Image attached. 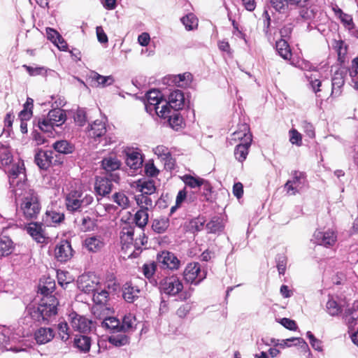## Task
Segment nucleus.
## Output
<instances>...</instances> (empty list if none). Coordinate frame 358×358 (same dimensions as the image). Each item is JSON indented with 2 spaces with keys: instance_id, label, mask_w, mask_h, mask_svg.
<instances>
[{
  "instance_id": "obj_16",
  "label": "nucleus",
  "mask_w": 358,
  "mask_h": 358,
  "mask_svg": "<svg viewBox=\"0 0 358 358\" xmlns=\"http://www.w3.org/2000/svg\"><path fill=\"white\" fill-rule=\"evenodd\" d=\"M100 164L101 168L104 170L107 176L117 173L116 171L120 170L122 166L121 161L114 154L104 157Z\"/></svg>"
},
{
  "instance_id": "obj_20",
  "label": "nucleus",
  "mask_w": 358,
  "mask_h": 358,
  "mask_svg": "<svg viewBox=\"0 0 358 358\" xmlns=\"http://www.w3.org/2000/svg\"><path fill=\"white\" fill-rule=\"evenodd\" d=\"M109 300V294L105 290L102 289L100 292L96 290L93 293V301L96 304V306L94 308V313L96 314V311L101 310H109L108 307V301Z\"/></svg>"
},
{
  "instance_id": "obj_11",
  "label": "nucleus",
  "mask_w": 358,
  "mask_h": 358,
  "mask_svg": "<svg viewBox=\"0 0 358 358\" xmlns=\"http://www.w3.org/2000/svg\"><path fill=\"white\" fill-rule=\"evenodd\" d=\"M57 310L42 302L37 307H33L30 309L31 318L40 322H48L49 318L57 315Z\"/></svg>"
},
{
  "instance_id": "obj_27",
  "label": "nucleus",
  "mask_w": 358,
  "mask_h": 358,
  "mask_svg": "<svg viewBox=\"0 0 358 358\" xmlns=\"http://www.w3.org/2000/svg\"><path fill=\"white\" fill-rule=\"evenodd\" d=\"M247 137L252 138L249 125L246 123H243L241 124L238 129L231 134V141H234V142L240 141L241 143H245Z\"/></svg>"
},
{
  "instance_id": "obj_61",
  "label": "nucleus",
  "mask_w": 358,
  "mask_h": 358,
  "mask_svg": "<svg viewBox=\"0 0 358 358\" xmlns=\"http://www.w3.org/2000/svg\"><path fill=\"white\" fill-rule=\"evenodd\" d=\"M186 198L187 191L185 188H184L178 192L176 199V205L171 208V213H173L178 208H179Z\"/></svg>"
},
{
  "instance_id": "obj_24",
  "label": "nucleus",
  "mask_w": 358,
  "mask_h": 358,
  "mask_svg": "<svg viewBox=\"0 0 358 358\" xmlns=\"http://www.w3.org/2000/svg\"><path fill=\"white\" fill-rule=\"evenodd\" d=\"M224 219L220 216L213 217L206 224V229L208 234H220L224 229Z\"/></svg>"
},
{
  "instance_id": "obj_1",
  "label": "nucleus",
  "mask_w": 358,
  "mask_h": 358,
  "mask_svg": "<svg viewBox=\"0 0 358 358\" xmlns=\"http://www.w3.org/2000/svg\"><path fill=\"white\" fill-rule=\"evenodd\" d=\"M24 193H18L15 189V195L18 196L20 210L27 220H35L41 210V203L38 193L33 189H23Z\"/></svg>"
},
{
  "instance_id": "obj_3",
  "label": "nucleus",
  "mask_w": 358,
  "mask_h": 358,
  "mask_svg": "<svg viewBox=\"0 0 358 358\" xmlns=\"http://www.w3.org/2000/svg\"><path fill=\"white\" fill-rule=\"evenodd\" d=\"M64 200L66 210L74 213H80L83 208L91 205L94 197L90 194H84L82 190L73 189L66 194Z\"/></svg>"
},
{
  "instance_id": "obj_40",
  "label": "nucleus",
  "mask_w": 358,
  "mask_h": 358,
  "mask_svg": "<svg viewBox=\"0 0 358 358\" xmlns=\"http://www.w3.org/2000/svg\"><path fill=\"white\" fill-rule=\"evenodd\" d=\"M169 227V220L167 217H162L155 219L152 223V229L157 234H162Z\"/></svg>"
},
{
  "instance_id": "obj_32",
  "label": "nucleus",
  "mask_w": 358,
  "mask_h": 358,
  "mask_svg": "<svg viewBox=\"0 0 358 358\" xmlns=\"http://www.w3.org/2000/svg\"><path fill=\"white\" fill-rule=\"evenodd\" d=\"M206 220L203 216H198L190 220L186 224L187 230L192 234H196L203 230Z\"/></svg>"
},
{
  "instance_id": "obj_31",
  "label": "nucleus",
  "mask_w": 358,
  "mask_h": 358,
  "mask_svg": "<svg viewBox=\"0 0 358 358\" xmlns=\"http://www.w3.org/2000/svg\"><path fill=\"white\" fill-rule=\"evenodd\" d=\"M275 49L278 55L284 59H289L292 51L287 39L280 38L275 43Z\"/></svg>"
},
{
  "instance_id": "obj_15",
  "label": "nucleus",
  "mask_w": 358,
  "mask_h": 358,
  "mask_svg": "<svg viewBox=\"0 0 358 358\" xmlns=\"http://www.w3.org/2000/svg\"><path fill=\"white\" fill-rule=\"evenodd\" d=\"M314 238L318 245L326 248L333 246L337 241L336 234L330 229L326 231L316 230L314 233Z\"/></svg>"
},
{
  "instance_id": "obj_46",
  "label": "nucleus",
  "mask_w": 358,
  "mask_h": 358,
  "mask_svg": "<svg viewBox=\"0 0 358 358\" xmlns=\"http://www.w3.org/2000/svg\"><path fill=\"white\" fill-rule=\"evenodd\" d=\"M79 227L80 230L84 232L94 231L96 227V220L89 216L83 217L80 220Z\"/></svg>"
},
{
  "instance_id": "obj_8",
  "label": "nucleus",
  "mask_w": 358,
  "mask_h": 358,
  "mask_svg": "<svg viewBox=\"0 0 358 358\" xmlns=\"http://www.w3.org/2000/svg\"><path fill=\"white\" fill-rule=\"evenodd\" d=\"M161 292L169 296H176L183 289V284L176 275L164 278L159 283Z\"/></svg>"
},
{
  "instance_id": "obj_38",
  "label": "nucleus",
  "mask_w": 358,
  "mask_h": 358,
  "mask_svg": "<svg viewBox=\"0 0 358 358\" xmlns=\"http://www.w3.org/2000/svg\"><path fill=\"white\" fill-rule=\"evenodd\" d=\"M142 155L137 152H132L127 155L126 163L132 169H138L143 165Z\"/></svg>"
},
{
  "instance_id": "obj_36",
  "label": "nucleus",
  "mask_w": 358,
  "mask_h": 358,
  "mask_svg": "<svg viewBox=\"0 0 358 358\" xmlns=\"http://www.w3.org/2000/svg\"><path fill=\"white\" fill-rule=\"evenodd\" d=\"M73 343L74 345L81 352H87L90 350L91 338L87 336H76Z\"/></svg>"
},
{
  "instance_id": "obj_62",
  "label": "nucleus",
  "mask_w": 358,
  "mask_h": 358,
  "mask_svg": "<svg viewBox=\"0 0 358 358\" xmlns=\"http://www.w3.org/2000/svg\"><path fill=\"white\" fill-rule=\"evenodd\" d=\"M289 141L292 144L300 146L302 144L301 134L296 129H292L289 131Z\"/></svg>"
},
{
  "instance_id": "obj_9",
  "label": "nucleus",
  "mask_w": 358,
  "mask_h": 358,
  "mask_svg": "<svg viewBox=\"0 0 358 358\" xmlns=\"http://www.w3.org/2000/svg\"><path fill=\"white\" fill-rule=\"evenodd\" d=\"M57 155L52 150H38L35 155V162L41 169L47 170L50 166L62 164V162L55 159Z\"/></svg>"
},
{
  "instance_id": "obj_47",
  "label": "nucleus",
  "mask_w": 358,
  "mask_h": 358,
  "mask_svg": "<svg viewBox=\"0 0 358 358\" xmlns=\"http://www.w3.org/2000/svg\"><path fill=\"white\" fill-rule=\"evenodd\" d=\"M92 79L97 83V86H101L102 87L111 85L115 82L112 76H102L96 72H94Z\"/></svg>"
},
{
  "instance_id": "obj_49",
  "label": "nucleus",
  "mask_w": 358,
  "mask_h": 358,
  "mask_svg": "<svg viewBox=\"0 0 358 358\" xmlns=\"http://www.w3.org/2000/svg\"><path fill=\"white\" fill-rule=\"evenodd\" d=\"M108 341L110 344L120 347L125 345L129 343V338L128 336L124 334L111 335L108 338Z\"/></svg>"
},
{
  "instance_id": "obj_39",
  "label": "nucleus",
  "mask_w": 358,
  "mask_h": 358,
  "mask_svg": "<svg viewBox=\"0 0 358 358\" xmlns=\"http://www.w3.org/2000/svg\"><path fill=\"white\" fill-rule=\"evenodd\" d=\"M54 150L61 154H71L74 151V145L66 140L56 141L52 145Z\"/></svg>"
},
{
  "instance_id": "obj_59",
  "label": "nucleus",
  "mask_w": 358,
  "mask_h": 358,
  "mask_svg": "<svg viewBox=\"0 0 358 358\" xmlns=\"http://www.w3.org/2000/svg\"><path fill=\"white\" fill-rule=\"evenodd\" d=\"M277 268L280 275H284L286 271L287 259L285 255H278L276 258Z\"/></svg>"
},
{
  "instance_id": "obj_35",
  "label": "nucleus",
  "mask_w": 358,
  "mask_h": 358,
  "mask_svg": "<svg viewBox=\"0 0 358 358\" xmlns=\"http://www.w3.org/2000/svg\"><path fill=\"white\" fill-rule=\"evenodd\" d=\"M13 242L9 237H0V257L8 256L13 252Z\"/></svg>"
},
{
  "instance_id": "obj_10",
  "label": "nucleus",
  "mask_w": 358,
  "mask_h": 358,
  "mask_svg": "<svg viewBox=\"0 0 358 358\" xmlns=\"http://www.w3.org/2000/svg\"><path fill=\"white\" fill-rule=\"evenodd\" d=\"M157 262L163 269L176 271L178 270L180 266V261L176 255L167 250L162 251L157 254Z\"/></svg>"
},
{
  "instance_id": "obj_60",
  "label": "nucleus",
  "mask_w": 358,
  "mask_h": 358,
  "mask_svg": "<svg viewBox=\"0 0 358 358\" xmlns=\"http://www.w3.org/2000/svg\"><path fill=\"white\" fill-rule=\"evenodd\" d=\"M58 333L62 341H66L69 338V327L66 322H64L58 324Z\"/></svg>"
},
{
  "instance_id": "obj_29",
  "label": "nucleus",
  "mask_w": 358,
  "mask_h": 358,
  "mask_svg": "<svg viewBox=\"0 0 358 358\" xmlns=\"http://www.w3.org/2000/svg\"><path fill=\"white\" fill-rule=\"evenodd\" d=\"M159 117L162 118L168 117V122L170 127L174 130H179L182 128L185 125L183 117L180 113H173L172 115L167 116L166 113H156Z\"/></svg>"
},
{
  "instance_id": "obj_50",
  "label": "nucleus",
  "mask_w": 358,
  "mask_h": 358,
  "mask_svg": "<svg viewBox=\"0 0 358 358\" xmlns=\"http://www.w3.org/2000/svg\"><path fill=\"white\" fill-rule=\"evenodd\" d=\"M182 180L187 186L191 188H196L201 187L203 178L186 174L183 176Z\"/></svg>"
},
{
  "instance_id": "obj_2",
  "label": "nucleus",
  "mask_w": 358,
  "mask_h": 358,
  "mask_svg": "<svg viewBox=\"0 0 358 358\" xmlns=\"http://www.w3.org/2000/svg\"><path fill=\"white\" fill-rule=\"evenodd\" d=\"M171 110H173L174 112L182 110L195 112L194 109L192 108L188 96H186L182 90L176 89L174 87L169 90V94H166L164 104L161 106L159 112H171Z\"/></svg>"
},
{
  "instance_id": "obj_6",
  "label": "nucleus",
  "mask_w": 358,
  "mask_h": 358,
  "mask_svg": "<svg viewBox=\"0 0 358 358\" xmlns=\"http://www.w3.org/2000/svg\"><path fill=\"white\" fill-rule=\"evenodd\" d=\"M206 271L201 269L199 262H193L185 266L183 278L187 282L198 285L206 278Z\"/></svg>"
},
{
  "instance_id": "obj_18",
  "label": "nucleus",
  "mask_w": 358,
  "mask_h": 358,
  "mask_svg": "<svg viewBox=\"0 0 358 358\" xmlns=\"http://www.w3.org/2000/svg\"><path fill=\"white\" fill-rule=\"evenodd\" d=\"M43 224L38 222H31L27 227V232L38 243H43L47 237L45 234Z\"/></svg>"
},
{
  "instance_id": "obj_52",
  "label": "nucleus",
  "mask_w": 358,
  "mask_h": 358,
  "mask_svg": "<svg viewBox=\"0 0 358 358\" xmlns=\"http://www.w3.org/2000/svg\"><path fill=\"white\" fill-rule=\"evenodd\" d=\"M113 199L122 209L127 208L129 206V200L122 192H115L113 195Z\"/></svg>"
},
{
  "instance_id": "obj_44",
  "label": "nucleus",
  "mask_w": 358,
  "mask_h": 358,
  "mask_svg": "<svg viewBox=\"0 0 358 358\" xmlns=\"http://www.w3.org/2000/svg\"><path fill=\"white\" fill-rule=\"evenodd\" d=\"M102 325L106 329L112 331L113 333L121 332L120 322L114 317H106L102 322Z\"/></svg>"
},
{
  "instance_id": "obj_58",
  "label": "nucleus",
  "mask_w": 358,
  "mask_h": 358,
  "mask_svg": "<svg viewBox=\"0 0 358 358\" xmlns=\"http://www.w3.org/2000/svg\"><path fill=\"white\" fill-rule=\"evenodd\" d=\"M46 215L50 218L51 222L55 224H60L64 222L65 219V215L63 213H58L55 210L47 211Z\"/></svg>"
},
{
  "instance_id": "obj_51",
  "label": "nucleus",
  "mask_w": 358,
  "mask_h": 358,
  "mask_svg": "<svg viewBox=\"0 0 358 358\" xmlns=\"http://www.w3.org/2000/svg\"><path fill=\"white\" fill-rule=\"evenodd\" d=\"M22 67L26 70L30 76H46L48 69L44 66H36L35 67L23 64Z\"/></svg>"
},
{
  "instance_id": "obj_45",
  "label": "nucleus",
  "mask_w": 358,
  "mask_h": 358,
  "mask_svg": "<svg viewBox=\"0 0 358 358\" xmlns=\"http://www.w3.org/2000/svg\"><path fill=\"white\" fill-rule=\"evenodd\" d=\"M13 155L9 149L6 147L0 148V166L1 167H8L12 164Z\"/></svg>"
},
{
  "instance_id": "obj_42",
  "label": "nucleus",
  "mask_w": 358,
  "mask_h": 358,
  "mask_svg": "<svg viewBox=\"0 0 358 358\" xmlns=\"http://www.w3.org/2000/svg\"><path fill=\"white\" fill-rule=\"evenodd\" d=\"M148 210L140 208L134 215V222L140 228H143L146 226L148 222Z\"/></svg>"
},
{
  "instance_id": "obj_22",
  "label": "nucleus",
  "mask_w": 358,
  "mask_h": 358,
  "mask_svg": "<svg viewBox=\"0 0 358 358\" xmlns=\"http://www.w3.org/2000/svg\"><path fill=\"white\" fill-rule=\"evenodd\" d=\"M347 69H342L341 67L335 71L332 80V92L331 94H335L336 95H338L341 93V89L344 85L345 80L344 78L346 75Z\"/></svg>"
},
{
  "instance_id": "obj_13",
  "label": "nucleus",
  "mask_w": 358,
  "mask_h": 358,
  "mask_svg": "<svg viewBox=\"0 0 358 358\" xmlns=\"http://www.w3.org/2000/svg\"><path fill=\"white\" fill-rule=\"evenodd\" d=\"M70 324L75 331L87 334L91 331L93 327L92 321L73 312L69 315Z\"/></svg>"
},
{
  "instance_id": "obj_43",
  "label": "nucleus",
  "mask_w": 358,
  "mask_h": 358,
  "mask_svg": "<svg viewBox=\"0 0 358 358\" xmlns=\"http://www.w3.org/2000/svg\"><path fill=\"white\" fill-rule=\"evenodd\" d=\"M136 317L131 313L124 316L122 323H120L121 332L126 333L131 331L134 327Z\"/></svg>"
},
{
  "instance_id": "obj_48",
  "label": "nucleus",
  "mask_w": 358,
  "mask_h": 358,
  "mask_svg": "<svg viewBox=\"0 0 358 358\" xmlns=\"http://www.w3.org/2000/svg\"><path fill=\"white\" fill-rule=\"evenodd\" d=\"M138 187L142 194L151 195L156 191V186L153 180H148L143 182L139 181Z\"/></svg>"
},
{
  "instance_id": "obj_25",
  "label": "nucleus",
  "mask_w": 358,
  "mask_h": 358,
  "mask_svg": "<svg viewBox=\"0 0 358 358\" xmlns=\"http://www.w3.org/2000/svg\"><path fill=\"white\" fill-rule=\"evenodd\" d=\"M276 346H279L280 348H289L292 345L299 346L303 352L309 350L308 345L305 340L302 338L292 337L290 338L282 340L280 343H277Z\"/></svg>"
},
{
  "instance_id": "obj_56",
  "label": "nucleus",
  "mask_w": 358,
  "mask_h": 358,
  "mask_svg": "<svg viewBox=\"0 0 358 358\" xmlns=\"http://www.w3.org/2000/svg\"><path fill=\"white\" fill-rule=\"evenodd\" d=\"M157 270V263L152 262L148 264H144L142 266V272L144 276L150 280Z\"/></svg>"
},
{
  "instance_id": "obj_17",
  "label": "nucleus",
  "mask_w": 358,
  "mask_h": 358,
  "mask_svg": "<svg viewBox=\"0 0 358 358\" xmlns=\"http://www.w3.org/2000/svg\"><path fill=\"white\" fill-rule=\"evenodd\" d=\"M305 179V174L302 172L294 171L292 173V178L287 181L284 185L285 191L289 195H295L299 191Z\"/></svg>"
},
{
  "instance_id": "obj_30",
  "label": "nucleus",
  "mask_w": 358,
  "mask_h": 358,
  "mask_svg": "<svg viewBox=\"0 0 358 358\" xmlns=\"http://www.w3.org/2000/svg\"><path fill=\"white\" fill-rule=\"evenodd\" d=\"M134 228L131 226H125L122 228L120 235L121 243L127 248L133 246L134 243Z\"/></svg>"
},
{
  "instance_id": "obj_53",
  "label": "nucleus",
  "mask_w": 358,
  "mask_h": 358,
  "mask_svg": "<svg viewBox=\"0 0 358 358\" xmlns=\"http://www.w3.org/2000/svg\"><path fill=\"white\" fill-rule=\"evenodd\" d=\"M49 104H51L52 108L49 110L48 112H73V110H66L63 109L62 108L66 105V102L65 101L64 98L58 97L55 99L54 102L49 101Z\"/></svg>"
},
{
  "instance_id": "obj_28",
  "label": "nucleus",
  "mask_w": 358,
  "mask_h": 358,
  "mask_svg": "<svg viewBox=\"0 0 358 358\" xmlns=\"http://www.w3.org/2000/svg\"><path fill=\"white\" fill-rule=\"evenodd\" d=\"M140 292L138 286L134 285L131 282H127L124 285L123 297L129 303H133L138 297Z\"/></svg>"
},
{
  "instance_id": "obj_33",
  "label": "nucleus",
  "mask_w": 358,
  "mask_h": 358,
  "mask_svg": "<svg viewBox=\"0 0 358 358\" xmlns=\"http://www.w3.org/2000/svg\"><path fill=\"white\" fill-rule=\"evenodd\" d=\"M106 131L105 122L103 121V117L101 120H96L90 124V136L92 138L101 137Z\"/></svg>"
},
{
  "instance_id": "obj_14",
  "label": "nucleus",
  "mask_w": 358,
  "mask_h": 358,
  "mask_svg": "<svg viewBox=\"0 0 358 358\" xmlns=\"http://www.w3.org/2000/svg\"><path fill=\"white\" fill-rule=\"evenodd\" d=\"M192 80V75L189 72H186L178 75H168L162 79V83L164 85H177L184 87L189 85Z\"/></svg>"
},
{
  "instance_id": "obj_64",
  "label": "nucleus",
  "mask_w": 358,
  "mask_h": 358,
  "mask_svg": "<svg viewBox=\"0 0 358 358\" xmlns=\"http://www.w3.org/2000/svg\"><path fill=\"white\" fill-rule=\"evenodd\" d=\"M145 173L149 177H155L159 174V170L155 166L153 162H148L144 166Z\"/></svg>"
},
{
  "instance_id": "obj_55",
  "label": "nucleus",
  "mask_w": 358,
  "mask_h": 358,
  "mask_svg": "<svg viewBox=\"0 0 358 358\" xmlns=\"http://www.w3.org/2000/svg\"><path fill=\"white\" fill-rule=\"evenodd\" d=\"M305 76L313 92L315 93L320 92V87L322 85V82L317 78L318 73H317V74H313L312 73H306Z\"/></svg>"
},
{
  "instance_id": "obj_63",
  "label": "nucleus",
  "mask_w": 358,
  "mask_h": 358,
  "mask_svg": "<svg viewBox=\"0 0 358 358\" xmlns=\"http://www.w3.org/2000/svg\"><path fill=\"white\" fill-rule=\"evenodd\" d=\"M272 7L280 13H284L285 8L288 6L287 0H270Z\"/></svg>"
},
{
  "instance_id": "obj_5",
  "label": "nucleus",
  "mask_w": 358,
  "mask_h": 358,
  "mask_svg": "<svg viewBox=\"0 0 358 358\" xmlns=\"http://www.w3.org/2000/svg\"><path fill=\"white\" fill-rule=\"evenodd\" d=\"M9 178L10 185L13 187H20L19 189H24L26 179L25 168L23 162L12 164L6 170Z\"/></svg>"
},
{
  "instance_id": "obj_41",
  "label": "nucleus",
  "mask_w": 358,
  "mask_h": 358,
  "mask_svg": "<svg viewBox=\"0 0 358 358\" xmlns=\"http://www.w3.org/2000/svg\"><path fill=\"white\" fill-rule=\"evenodd\" d=\"M336 48L338 56V62L341 67L345 63V57L348 52V46L345 45V42L342 40H338L336 41Z\"/></svg>"
},
{
  "instance_id": "obj_54",
  "label": "nucleus",
  "mask_w": 358,
  "mask_h": 358,
  "mask_svg": "<svg viewBox=\"0 0 358 358\" xmlns=\"http://www.w3.org/2000/svg\"><path fill=\"white\" fill-rule=\"evenodd\" d=\"M136 200L140 208L148 210V208L152 206V201L148 194L141 193V194L136 195Z\"/></svg>"
},
{
  "instance_id": "obj_57",
  "label": "nucleus",
  "mask_w": 358,
  "mask_h": 358,
  "mask_svg": "<svg viewBox=\"0 0 358 358\" xmlns=\"http://www.w3.org/2000/svg\"><path fill=\"white\" fill-rule=\"evenodd\" d=\"M327 309L333 316L338 315L342 311L341 306L333 299H329L327 302Z\"/></svg>"
},
{
  "instance_id": "obj_19",
  "label": "nucleus",
  "mask_w": 358,
  "mask_h": 358,
  "mask_svg": "<svg viewBox=\"0 0 358 358\" xmlns=\"http://www.w3.org/2000/svg\"><path fill=\"white\" fill-rule=\"evenodd\" d=\"M84 246L90 252H100L105 246L104 238L101 236H91L84 241Z\"/></svg>"
},
{
  "instance_id": "obj_23",
  "label": "nucleus",
  "mask_w": 358,
  "mask_h": 358,
  "mask_svg": "<svg viewBox=\"0 0 358 358\" xmlns=\"http://www.w3.org/2000/svg\"><path fill=\"white\" fill-rule=\"evenodd\" d=\"M252 141V138L247 137L245 143H240L236 145L234 149V156L238 162L243 163L246 159Z\"/></svg>"
},
{
  "instance_id": "obj_7",
  "label": "nucleus",
  "mask_w": 358,
  "mask_h": 358,
  "mask_svg": "<svg viewBox=\"0 0 358 358\" xmlns=\"http://www.w3.org/2000/svg\"><path fill=\"white\" fill-rule=\"evenodd\" d=\"M120 180L118 173H112L105 176H97L95 180L94 189L96 194L101 196L109 194L113 189V182L118 183Z\"/></svg>"
},
{
  "instance_id": "obj_12",
  "label": "nucleus",
  "mask_w": 358,
  "mask_h": 358,
  "mask_svg": "<svg viewBox=\"0 0 358 358\" xmlns=\"http://www.w3.org/2000/svg\"><path fill=\"white\" fill-rule=\"evenodd\" d=\"M73 255L74 250L71 242L68 240H62L56 245L55 257L58 262H67L73 257Z\"/></svg>"
},
{
  "instance_id": "obj_21",
  "label": "nucleus",
  "mask_w": 358,
  "mask_h": 358,
  "mask_svg": "<svg viewBox=\"0 0 358 358\" xmlns=\"http://www.w3.org/2000/svg\"><path fill=\"white\" fill-rule=\"evenodd\" d=\"M34 339L38 345L50 342L55 337V331L50 327H40L34 332Z\"/></svg>"
},
{
  "instance_id": "obj_34",
  "label": "nucleus",
  "mask_w": 358,
  "mask_h": 358,
  "mask_svg": "<svg viewBox=\"0 0 358 358\" xmlns=\"http://www.w3.org/2000/svg\"><path fill=\"white\" fill-rule=\"evenodd\" d=\"M41 293L44 295L43 298L41 300V302L44 304L49 306L50 308L55 309L57 311V305L59 304V301L57 299L53 296L50 294L51 292L50 289L46 286H43L41 289Z\"/></svg>"
},
{
  "instance_id": "obj_4",
  "label": "nucleus",
  "mask_w": 358,
  "mask_h": 358,
  "mask_svg": "<svg viewBox=\"0 0 358 358\" xmlns=\"http://www.w3.org/2000/svg\"><path fill=\"white\" fill-rule=\"evenodd\" d=\"M166 92L160 88H151L146 92L142 101L145 112H159V109L164 104Z\"/></svg>"
},
{
  "instance_id": "obj_26",
  "label": "nucleus",
  "mask_w": 358,
  "mask_h": 358,
  "mask_svg": "<svg viewBox=\"0 0 358 358\" xmlns=\"http://www.w3.org/2000/svg\"><path fill=\"white\" fill-rule=\"evenodd\" d=\"M79 288L87 294L94 293L96 290L98 282L92 279L90 276L82 275L78 280Z\"/></svg>"
},
{
  "instance_id": "obj_37",
  "label": "nucleus",
  "mask_w": 358,
  "mask_h": 358,
  "mask_svg": "<svg viewBox=\"0 0 358 358\" xmlns=\"http://www.w3.org/2000/svg\"><path fill=\"white\" fill-rule=\"evenodd\" d=\"M182 24L186 30H194L198 27V18L193 13H189L180 18Z\"/></svg>"
}]
</instances>
